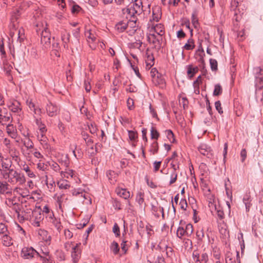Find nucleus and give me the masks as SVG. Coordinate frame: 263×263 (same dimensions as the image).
I'll list each match as a JSON object with an SVG mask.
<instances>
[{
  "label": "nucleus",
  "mask_w": 263,
  "mask_h": 263,
  "mask_svg": "<svg viewBox=\"0 0 263 263\" xmlns=\"http://www.w3.org/2000/svg\"><path fill=\"white\" fill-rule=\"evenodd\" d=\"M13 115L9 113L7 110L4 114L0 115V124L2 125H6L8 122L11 123L13 120Z\"/></svg>",
  "instance_id": "6e6552de"
},
{
  "label": "nucleus",
  "mask_w": 263,
  "mask_h": 263,
  "mask_svg": "<svg viewBox=\"0 0 263 263\" xmlns=\"http://www.w3.org/2000/svg\"><path fill=\"white\" fill-rule=\"evenodd\" d=\"M152 211L154 215L157 217H159L160 216L159 212L162 213L163 217L164 216V209L163 207L152 205Z\"/></svg>",
  "instance_id": "a211bd4d"
},
{
  "label": "nucleus",
  "mask_w": 263,
  "mask_h": 263,
  "mask_svg": "<svg viewBox=\"0 0 263 263\" xmlns=\"http://www.w3.org/2000/svg\"><path fill=\"white\" fill-rule=\"evenodd\" d=\"M177 236L178 238H181L183 236H186L185 227L179 226L177 230Z\"/></svg>",
  "instance_id": "2f4dec72"
},
{
  "label": "nucleus",
  "mask_w": 263,
  "mask_h": 263,
  "mask_svg": "<svg viewBox=\"0 0 263 263\" xmlns=\"http://www.w3.org/2000/svg\"><path fill=\"white\" fill-rule=\"evenodd\" d=\"M255 85L256 89L261 90L263 88V77L255 79Z\"/></svg>",
  "instance_id": "cd10ccee"
},
{
  "label": "nucleus",
  "mask_w": 263,
  "mask_h": 263,
  "mask_svg": "<svg viewBox=\"0 0 263 263\" xmlns=\"http://www.w3.org/2000/svg\"><path fill=\"white\" fill-rule=\"evenodd\" d=\"M7 231L6 225L3 222H0V234H5L7 232Z\"/></svg>",
  "instance_id": "e2e57ef3"
},
{
  "label": "nucleus",
  "mask_w": 263,
  "mask_h": 263,
  "mask_svg": "<svg viewBox=\"0 0 263 263\" xmlns=\"http://www.w3.org/2000/svg\"><path fill=\"white\" fill-rule=\"evenodd\" d=\"M200 259L201 262H204V263H206L209 260L208 255L206 253H203L201 254V257H200Z\"/></svg>",
  "instance_id": "774afa93"
},
{
  "label": "nucleus",
  "mask_w": 263,
  "mask_h": 263,
  "mask_svg": "<svg viewBox=\"0 0 263 263\" xmlns=\"http://www.w3.org/2000/svg\"><path fill=\"white\" fill-rule=\"evenodd\" d=\"M84 84L85 90L87 92H89L91 90V87L90 85V81L89 79L85 80Z\"/></svg>",
  "instance_id": "052dcab7"
},
{
  "label": "nucleus",
  "mask_w": 263,
  "mask_h": 263,
  "mask_svg": "<svg viewBox=\"0 0 263 263\" xmlns=\"http://www.w3.org/2000/svg\"><path fill=\"white\" fill-rule=\"evenodd\" d=\"M253 71L255 79L258 77H261L263 74V68L260 67H254Z\"/></svg>",
  "instance_id": "c85d7f7f"
},
{
  "label": "nucleus",
  "mask_w": 263,
  "mask_h": 263,
  "mask_svg": "<svg viewBox=\"0 0 263 263\" xmlns=\"http://www.w3.org/2000/svg\"><path fill=\"white\" fill-rule=\"evenodd\" d=\"M112 232L114 233L116 237L120 235V228L117 223H115L112 228Z\"/></svg>",
  "instance_id": "09e8293b"
},
{
  "label": "nucleus",
  "mask_w": 263,
  "mask_h": 263,
  "mask_svg": "<svg viewBox=\"0 0 263 263\" xmlns=\"http://www.w3.org/2000/svg\"><path fill=\"white\" fill-rule=\"evenodd\" d=\"M222 92V89L221 85L219 84L215 85L214 90L213 91V96H218L221 95Z\"/></svg>",
  "instance_id": "58836bf2"
},
{
  "label": "nucleus",
  "mask_w": 263,
  "mask_h": 263,
  "mask_svg": "<svg viewBox=\"0 0 263 263\" xmlns=\"http://www.w3.org/2000/svg\"><path fill=\"white\" fill-rule=\"evenodd\" d=\"M192 22L195 28H197L199 25L198 20L195 14H193L192 15Z\"/></svg>",
  "instance_id": "4d7b16f0"
},
{
  "label": "nucleus",
  "mask_w": 263,
  "mask_h": 263,
  "mask_svg": "<svg viewBox=\"0 0 263 263\" xmlns=\"http://www.w3.org/2000/svg\"><path fill=\"white\" fill-rule=\"evenodd\" d=\"M160 136V134L157 130L154 127H152L151 129V138L152 139H158Z\"/></svg>",
  "instance_id": "f704fd0d"
},
{
  "label": "nucleus",
  "mask_w": 263,
  "mask_h": 263,
  "mask_svg": "<svg viewBox=\"0 0 263 263\" xmlns=\"http://www.w3.org/2000/svg\"><path fill=\"white\" fill-rule=\"evenodd\" d=\"M46 133H40V135H38L37 137V139L41 142L42 144H47V138L45 136Z\"/></svg>",
  "instance_id": "e433bc0d"
},
{
  "label": "nucleus",
  "mask_w": 263,
  "mask_h": 263,
  "mask_svg": "<svg viewBox=\"0 0 263 263\" xmlns=\"http://www.w3.org/2000/svg\"><path fill=\"white\" fill-rule=\"evenodd\" d=\"M130 246V242L124 239L122 240V243H121V248L122 251L124 252V254H125L128 249V248Z\"/></svg>",
  "instance_id": "7c9ffc66"
},
{
  "label": "nucleus",
  "mask_w": 263,
  "mask_h": 263,
  "mask_svg": "<svg viewBox=\"0 0 263 263\" xmlns=\"http://www.w3.org/2000/svg\"><path fill=\"white\" fill-rule=\"evenodd\" d=\"M106 176L108 177V179L111 180V182L112 181H114V178L116 177V173L111 170H109L106 172Z\"/></svg>",
  "instance_id": "c03bdc74"
},
{
  "label": "nucleus",
  "mask_w": 263,
  "mask_h": 263,
  "mask_svg": "<svg viewBox=\"0 0 263 263\" xmlns=\"http://www.w3.org/2000/svg\"><path fill=\"white\" fill-rule=\"evenodd\" d=\"M70 34L66 30L61 32V39L63 41V46L65 48L68 49V43L70 41Z\"/></svg>",
  "instance_id": "f8f14e48"
},
{
  "label": "nucleus",
  "mask_w": 263,
  "mask_h": 263,
  "mask_svg": "<svg viewBox=\"0 0 263 263\" xmlns=\"http://www.w3.org/2000/svg\"><path fill=\"white\" fill-rule=\"evenodd\" d=\"M8 181H0V194H10L11 193L10 190L9 188V185Z\"/></svg>",
  "instance_id": "4468645a"
},
{
  "label": "nucleus",
  "mask_w": 263,
  "mask_h": 263,
  "mask_svg": "<svg viewBox=\"0 0 263 263\" xmlns=\"http://www.w3.org/2000/svg\"><path fill=\"white\" fill-rule=\"evenodd\" d=\"M145 179L146 180L147 184L149 187H151V188H153V189L156 188L157 185L152 180H149L147 176H145Z\"/></svg>",
  "instance_id": "0e129e2a"
},
{
  "label": "nucleus",
  "mask_w": 263,
  "mask_h": 263,
  "mask_svg": "<svg viewBox=\"0 0 263 263\" xmlns=\"http://www.w3.org/2000/svg\"><path fill=\"white\" fill-rule=\"evenodd\" d=\"M7 106L18 122L23 119L24 112L22 110V106L19 101L16 100H9L7 103Z\"/></svg>",
  "instance_id": "f03ea898"
},
{
  "label": "nucleus",
  "mask_w": 263,
  "mask_h": 263,
  "mask_svg": "<svg viewBox=\"0 0 263 263\" xmlns=\"http://www.w3.org/2000/svg\"><path fill=\"white\" fill-rule=\"evenodd\" d=\"M128 137L131 141H134L138 138V134L136 132L128 130Z\"/></svg>",
  "instance_id": "49530a36"
},
{
  "label": "nucleus",
  "mask_w": 263,
  "mask_h": 263,
  "mask_svg": "<svg viewBox=\"0 0 263 263\" xmlns=\"http://www.w3.org/2000/svg\"><path fill=\"white\" fill-rule=\"evenodd\" d=\"M179 205L182 210L185 211L186 210V208L187 207V203L186 199H181L179 202Z\"/></svg>",
  "instance_id": "8fccbe9b"
},
{
  "label": "nucleus",
  "mask_w": 263,
  "mask_h": 263,
  "mask_svg": "<svg viewBox=\"0 0 263 263\" xmlns=\"http://www.w3.org/2000/svg\"><path fill=\"white\" fill-rule=\"evenodd\" d=\"M57 185L61 190H67L69 189L70 185L66 180H62L57 182Z\"/></svg>",
  "instance_id": "b1692460"
},
{
  "label": "nucleus",
  "mask_w": 263,
  "mask_h": 263,
  "mask_svg": "<svg viewBox=\"0 0 263 263\" xmlns=\"http://www.w3.org/2000/svg\"><path fill=\"white\" fill-rule=\"evenodd\" d=\"M210 64L212 71H216L218 69V63L215 59H211L210 60Z\"/></svg>",
  "instance_id": "79ce46f5"
},
{
  "label": "nucleus",
  "mask_w": 263,
  "mask_h": 263,
  "mask_svg": "<svg viewBox=\"0 0 263 263\" xmlns=\"http://www.w3.org/2000/svg\"><path fill=\"white\" fill-rule=\"evenodd\" d=\"M39 255V253L32 247H25L21 252V257L25 259H31L35 255Z\"/></svg>",
  "instance_id": "7ed1b4c3"
},
{
  "label": "nucleus",
  "mask_w": 263,
  "mask_h": 263,
  "mask_svg": "<svg viewBox=\"0 0 263 263\" xmlns=\"http://www.w3.org/2000/svg\"><path fill=\"white\" fill-rule=\"evenodd\" d=\"M154 31L160 36H162L164 34V30L163 26L161 24H157L154 27Z\"/></svg>",
  "instance_id": "5701e85b"
},
{
  "label": "nucleus",
  "mask_w": 263,
  "mask_h": 263,
  "mask_svg": "<svg viewBox=\"0 0 263 263\" xmlns=\"http://www.w3.org/2000/svg\"><path fill=\"white\" fill-rule=\"evenodd\" d=\"M180 104H182L184 109L188 107L189 101L186 97H183L180 101Z\"/></svg>",
  "instance_id": "13d9d810"
},
{
  "label": "nucleus",
  "mask_w": 263,
  "mask_h": 263,
  "mask_svg": "<svg viewBox=\"0 0 263 263\" xmlns=\"http://www.w3.org/2000/svg\"><path fill=\"white\" fill-rule=\"evenodd\" d=\"M52 223L58 231H60L61 230L62 226L59 220L57 219H53L52 221Z\"/></svg>",
  "instance_id": "680f3d73"
},
{
  "label": "nucleus",
  "mask_w": 263,
  "mask_h": 263,
  "mask_svg": "<svg viewBox=\"0 0 263 263\" xmlns=\"http://www.w3.org/2000/svg\"><path fill=\"white\" fill-rule=\"evenodd\" d=\"M155 58L153 54L147 50L146 52V60L145 62L146 66L151 68L154 65Z\"/></svg>",
  "instance_id": "2eb2a0df"
},
{
  "label": "nucleus",
  "mask_w": 263,
  "mask_h": 263,
  "mask_svg": "<svg viewBox=\"0 0 263 263\" xmlns=\"http://www.w3.org/2000/svg\"><path fill=\"white\" fill-rule=\"evenodd\" d=\"M198 151L201 154L206 156L208 158L210 157V156L211 155V148L206 144H201L198 147Z\"/></svg>",
  "instance_id": "9b49d317"
},
{
  "label": "nucleus",
  "mask_w": 263,
  "mask_h": 263,
  "mask_svg": "<svg viewBox=\"0 0 263 263\" xmlns=\"http://www.w3.org/2000/svg\"><path fill=\"white\" fill-rule=\"evenodd\" d=\"M192 257L193 261L195 263H201L200 259V254L198 250H194L192 253Z\"/></svg>",
  "instance_id": "4c0bfd02"
},
{
  "label": "nucleus",
  "mask_w": 263,
  "mask_h": 263,
  "mask_svg": "<svg viewBox=\"0 0 263 263\" xmlns=\"http://www.w3.org/2000/svg\"><path fill=\"white\" fill-rule=\"evenodd\" d=\"M215 106L216 109L220 114H223V110L221 107V104L220 101H216L215 103Z\"/></svg>",
  "instance_id": "603ef678"
},
{
  "label": "nucleus",
  "mask_w": 263,
  "mask_h": 263,
  "mask_svg": "<svg viewBox=\"0 0 263 263\" xmlns=\"http://www.w3.org/2000/svg\"><path fill=\"white\" fill-rule=\"evenodd\" d=\"M242 0H233L231 5L233 7L235 8H239L241 5Z\"/></svg>",
  "instance_id": "bf43d9fd"
},
{
  "label": "nucleus",
  "mask_w": 263,
  "mask_h": 263,
  "mask_svg": "<svg viewBox=\"0 0 263 263\" xmlns=\"http://www.w3.org/2000/svg\"><path fill=\"white\" fill-rule=\"evenodd\" d=\"M148 40L149 43L155 45V47L158 46L159 47H160L161 41L162 40L161 36L158 37L156 35L154 34H151L149 36H148Z\"/></svg>",
  "instance_id": "9d476101"
},
{
  "label": "nucleus",
  "mask_w": 263,
  "mask_h": 263,
  "mask_svg": "<svg viewBox=\"0 0 263 263\" xmlns=\"http://www.w3.org/2000/svg\"><path fill=\"white\" fill-rule=\"evenodd\" d=\"M52 169L55 172H59L60 170V165L56 162H52L51 164H50Z\"/></svg>",
  "instance_id": "69168bd1"
},
{
  "label": "nucleus",
  "mask_w": 263,
  "mask_h": 263,
  "mask_svg": "<svg viewBox=\"0 0 263 263\" xmlns=\"http://www.w3.org/2000/svg\"><path fill=\"white\" fill-rule=\"evenodd\" d=\"M12 209L17 214V217L20 222H23L28 219V218L26 217L24 214H21V212L23 209L22 204L15 202L13 204V207H12Z\"/></svg>",
  "instance_id": "423d86ee"
},
{
  "label": "nucleus",
  "mask_w": 263,
  "mask_h": 263,
  "mask_svg": "<svg viewBox=\"0 0 263 263\" xmlns=\"http://www.w3.org/2000/svg\"><path fill=\"white\" fill-rule=\"evenodd\" d=\"M243 202L245 204L246 212H249L250 211V208L252 205L251 196L250 193L244 195L243 198Z\"/></svg>",
  "instance_id": "ddd939ff"
},
{
  "label": "nucleus",
  "mask_w": 263,
  "mask_h": 263,
  "mask_svg": "<svg viewBox=\"0 0 263 263\" xmlns=\"http://www.w3.org/2000/svg\"><path fill=\"white\" fill-rule=\"evenodd\" d=\"M112 205L116 209H118V210L121 209V204L120 202L118 200H117V199L114 200V201L112 202Z\"/></svg>",
  "instance_id": "338daca9"
},
{
  "label": "nucleus",
  "mask_w": 263,
  "mask_h": 263,
  "mask_svg": "<svg viewBox=\"0 0 263 263\" xmlns=\"http://www.w3.org/2000/svg\"><path fill=\"white\" fill-rule=\"evenodd\" d=\"M21 169L26 172L28 177L30 178H34L35 175L33 172L30 170L29 166L26 163L23 165Z\"/></svg>",
  "instance_id": "393cba45"
},
{
  "label": "nucleus",
  "mask_w": 263,
  "mask_h": 263,
  "mask_svg": "<svg viewBox=\"0 0 263 263\" xmlns=\"http://www.w3.org/2000/svg\"><path fill=\"white\" fill-rule=\"evenodd\" d=\"M128 23H130L128 21L127 22L120 21L116 24L115 28L119 32H122L127 28Z\"/></svg>",
  "instance_id": "aec40b11"
},
{
  "label": "nucleus",
  "mask_w": 263,
  "mask_h": 263,
  "mask_svg": "<svg viewBox=\"0 0 263 263\" xmlns=\"http://www.w3.org/2000/svg\"><path fill=\"white\" fill-rule=\"evenodd\" d=\"M198 71V67H193L192 65H189L187 67V73L189 77L192 78Z\"/></svg>",
  "instance_id": "a878e982"
},
{
  "label": "nucleus",
  "mask_w": 263,
  "mask_h": 263,
  "mask_svg": "<svg viewBox=\"0 0 263 263\" xmlns=\"http://www.w3.org/2000/svg\"><path fill=\"white\" fill-rule=\"evenodd\" d=\"M61 174L62 176H63L64 177L68 178L69 176H70L71 177H73V171L72 170H69L68 172H63L62 171L61 172Z\"/></svg>",
  "instance_id": "5fc2aeb1"
},
{
  "label": "nucleus",
  "mask_w": 263,
  "mask_h": 263,
  "mask_svg": "<svg viewBox=\"0 0 263 263\" xmlns=\"http://www.w3.org/2000/svg\"><path fill=\"white\" fill-rule=\"evenodd\" d=\"M116 193L125 199H127L130 197V192L125 189L117 188L116 190Z\"/></svg>",
  "instance_id": "dca6fc26"
},
{
  "label": "nucleus",
  "mask_w": 263,
  "mask_h": 263,
  "mask_svg": "<svg viewBox=\"0 0 263 263\" xmlns=\"http://www.w3.org/2000/svg\"><path fill=\"white\" fill-rule=\"evenodd\" d=\"M144 194L142 193H139L137 196L136 200L140 205H142L144 202Z\"/></svg>",
  "instance_id": "3c124183"
},
{
  "label": "nucleus",
  "mask_w": 263,
  "mask_h": 263,
  "mask_svg": "<svg viewBox=\"0 0 263 263\" xmlns=\"http://www.w3.org/2000/svg\"><path fill=\"white\" fill-rule=\"evenodd\" d=\"M0 177L12 185H22L26 182L24 174L10 166H6V170L0 169Z\"/></svg>",
  "instance_id": "f257e3e1"
},
{
  "label": "nucleus",
  "mask_w": 263,
  "mask_h": 263,
  "mask_svg": "<svg viewBox=\"0 0 263 263\" xmlns=\"http://www.w3.org/2000/svg\"><path fill=\"white\" fill-rule=\"evenodd\" d=\"M41 43L45 48H48L50 46L51 36L46 37H41Z\"/></svg>",
  "instance_id": "bb28decb"
},
{
  "label": "nucleus",
  "mask_w": 263,
  "mask_h": 263,
  "mask_svg": "<svg viewBox=\"0 0 263 263\" xmlns=\"http://www.w3.org/2000/svg\"><path fill=\"white\" fill-rule=\"evenodd\" d=\"M50 33L47 28H44V29L42 31V33L41 34V37H46L50 36Z\"/></svg>",
  "instance_id": "864d4df0"
},
{
  "label": "nucleus",
  "mask_w": 263,
  "mask_h": 263,
  "mask_svg": "<svg viewBox=\"0 0 263 263\" xmlns=\"http://www.w3.org/2000/svg\"><path fill=\"white\" fill-rule=\"evenodd\" d=\"M110 248V250H111V251H112L113 253L115 255H117L120 251L119 246L118 243L115 241H114L111 243Z\"/></svg>",
  "instance_id": "c756f323"
},
{
  "label": "nucleus",
  "mask_w": 263,
  "mask_h": 263,
  "mask_svg": "<svg viewBox=\"0 0 263 263\" xmlns=\"http://www.w3.org/2000/svg\"><path fill=\"white\" fill-rule=\"evenodd\" d=\"M122 13L125 15V17L128 20V22L134 24H136L137 19L135 16L136 14L132 9V7L128 5L127 7L122 9Z\"/></svg>",
  "instance_id": "20e7f679"
},
{
  "label": "nucleus",
  "mask_w": 263,
  "mask_h": 263,
  "mask_svg": "<svg viewBox=\"0 0 263 263\" xmlns=\"http://www.w3.org/2000/svg\"><path fill=\"white\" fill-rule=\"evenodd\" d=\"M186 236L187 237L190 236L193 232V227L191 223H187L185 226Z\"/></svg>",
  "instance_id": "ea45409f"
},
{
  "label": "nucleus",
  "mask_w": 263,
  "mask_h": 263,
  "mask_svg": "<svg viewBox=\"0 0 263 263\" xmlns=\"http://www.w3.org/2000/svg\"><path fill=\"white\" fill-rule=\"evenodd\" d=\"M27 104L30 109L33 111L35 114L41 113V109L36 107L35 105L31 101H27Z\"/></svg>",
  "instance_id": "4be33fe9"
},
{
  "label": "nucleus",
  "mask_w": 263,
  "mask_h": 263,
  "mask_svg": "<svg viewBox=\"0 0 263 263\" xmlns=\"http://www.w3.org/2000/svg\"><path fill=\"white\" fill-rule=\"evenodd\" d=\"M164 248L166 250V254L167 257H172L174 255V250L171 247H168L167 245H165Z\"/></svg>",
  "instance_id": "a18cd8bd"
},
{
  "label": "nucleus",
  "mask_w": 263,
  "mask_h": 263,
  "mask_svg": "<svg viewBox=\"0 0 263 263\" xmlns=\"http://www.w3.org/2000/svg\"><path fill=\"white\" fill-rule=\"evenodd\" d=\"M45 108L47 114L51 117L57 116L59 112L58 106L50 101H48L47 103Z\"/></svg>",
  "instance_id": "39448f33"
},
{
  "label": "nucleus",
  "mask_w": 263,
  "mask_h": 263,
  "mask_svg": "<svg viewBox=\"0 0 263 263\" xmlns=\"http://www.w3.org/2000/svg\"><path fill=\"white\" fill-rule=\"evenodd\" d=\"M35 122L38 126L40 133H43L47 132L46 127L45 125L42 122L41 118H35Z\"/></svg>",
  "instance_id": "412c9836"
},
{
  "label": "nucleus",
  "mask_w": 263,
  "mask_h": 263,
  "mask_svg": "<svg viewBox=\"0 0 263 263\" xmlns=\"http://www.w3.org/2000/svg\"><path fill=\"white\" fill-rule=\"evenodd\" d=\"M159 145L157 141L153 142L149 149V151L152 153L153 155H155L158 152Z\"/></svg>",
  "instance_id": "473e14b6"
},
{
  "label": "nucleus",
  "mask_w": 263,
  "mask_h": 263,
  "mask_svg": "<svg viewBox=\"0 0 263 263\" xmlns=\"http://www.w3.org/2000/svg\"><path fill=\"white\" fill-rule=\"evenodd\" d=\"M196 237L199 241H202L204 237V230L203 228H199L196 231Z\"/></svg>",
  "instance_id": "a19ab883"
},
{
  "label": "nucleus",
  "mask_w": 263,
  "mask_h": 263,
  "mask_svg": "<svg viewBox=\"0 0 263 263\" xmlns=\"http://www.w3.org/2000/svg\"><path fill=\"white\" fill-rule=\"evenodd\" d=\"M195 47V42L194 40L192 38V36H191V37L188 39L187 42L185 44L184 46L182 47L183 50H192L194 49Z\"/></svg>",
  "instance_id": "6ab92c4d"
},
{
  "label": "nucleus",
  "mask_w": 263,
  "mask_h": 263,
  "mask_svg": "<svg viewBox=\"0 0 263 263\" xmlns=\"http://www.w3.org/2000/svg\"><path fill=\"white\" fill-rule=\"evenodd\" d=\"M85 35L87 38L91 40L92 42H94L96 40V35L92 33L90 30H88L85 32Z\"/></svg>",
  "instance_id": "37998d69"
},
{
  "label": "nucleus",
  "mask_w": 263,
  "mask_h": 263,
  "mask_svg": "<svg viewBox=\"0 0 263 263\" xmlns=\"http://www.w3.org/2000/svg\"><path fill=\"white\" fill-rule=\"evenodd\" d=\"M142 4V3L141 1L137 0L135 3L129 5V6L132 7V9L136 14L139 15L143 11Z\"/></svg>",
  "instance_id": "1a4fd4ad"
},
{
  "label": "nucleus",
  "mask_w": 263,
  "mask_h": 263,
  "mask_svg": "<svg viewBox=\"0 0 263 263\" xmlns=\"http://www.w3.org/2000/svg\"><path fill=\"white\" fill-rule=\"evenodd\" d=\"M165 132L166 137H167V139H168V140L171 143H174L175 141V139L174 138V135L172 132V130L171 129H167V130H166Z\"/></svg>",
  "instance_id": "c9c22d12"
},
{
  "label": "nucleus",
  "mask_w": 263,
  "mask_h": 263,
  "mask_svg": "<svg viewBox=\"0 0 263 263\" xmlns=\"http://www.w3.org/2000/svg\"><path fill=\"white\" fill-rule=\"evenodd\" d=\"M80 245V243H77L72 248L71 256L72 259V261L75 263H77L81 257V251L79 248Z\"/></svg>",
  "instance_id": "0eeeda50"
},
{
  "label": "nucleus",
  "mask_w": 263,
  "mask_h": 263,
  "mask_svg": "<svg viewBox=\"0 0 263 263\" xmlns=\"http://www.w3.org/2000/svg\"><path fill=\"white\" fill-rule=\"evenodd\" d=\"M0 52L2 55V59L5 58L6 57V53L4 49V45L3 40L0 41Z\"/></svg>",
  "instance_id": "de8ad7c7"
},
{
  "label": "nucleus",
  "mask_w": 263,
  "mask_h": 263,
  "mask_svg": "<svg viewBox=\"0 0 263 263\" xmlns=\"http://www.w3.org/2000/svg\"><path fill=\"white\" fill-rule=\"evenodd\" d=\"M23 144L27 149L33 148L34 146L33 142L29 138H27L24 139L23 141Z\"/></svg>",
  "instance_id": "72a5a7b5"
},
{
  "label": "nucleus",
  "mask_w": 263,
  "mask_h": 263,
  "mask_svg": "<svg viewBox=\"0 0 263 263\" xmlns=\"http://www.w3.org/2000/svg\"><path fill=\"white\" fill-rule=\"evenodd\" d=\"M55 196L57 197V201L58 203L60 208H61L62 203L66 202L68 200L66 194L63 191L59 193V195L56 194Z\"/></svg>",
  "instance_id": "f3484780"
},
{
  "label": "nucleus",
  "mask_w": 263,
  "mask_h": 263,
  "mask_svg": "<svg viewBox=\"0 0 263 263\" xmlns=\"http://www.w3.org/2000/svg\"><path fill=\"white\" fill-rule=\"evenodd\" d=\"M177 179V174L176 172L173 171L171 175V180L170 181V184H173L175 183Z\"/></svg>",
  "instance_id": "6e6d98bb"
}]
</instances>
